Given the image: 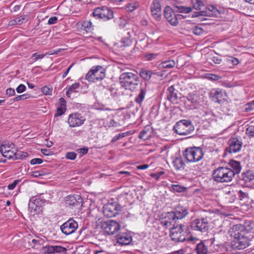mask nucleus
<instances>
[{
    "label": "nucleus",
    "mask_w": 254,
    "mask_h": 254,
    "mask_svg": "<svg viewBox=\"0 0 254 254\" xmlns=\"http://www.w3.org/2000/svg\"><path fill=\"white\" fill-rule=\"evenodd\" d=\"M122 73L120 75L119 81L121 86L126 90L131 91L135 90L139 85V78L137 74V72L129 71L127 67L124 65H121V67Z\"/></svg>",
    "instance_id": "nucleus-1"
},
{
    "label": "nucleus",
    "mask_w": 254,
    "mask_h": 254,
    "mask_svg": "<svg viewBox=\"0 0 254 254\" xmlns=\"http://www.w3.org/2000/svg\"><path fill=\"white\" fill-rule=\"evenodd\" d=\"M214 181L218 183H229L234 178V173L227 167H219L214 169L212 173Z\"/></svg>",
    "instance_id": "nucleus-2"
},
{
    "label": "nucleus",
    "mask_w": 254,
    "mask_h": 254,
    "mask_svg": "<svg viewBox=\"0 0 254 254\" xmlns=\"http://www.w3.org/2000/svg\"><path fill=\"white\" fill-rule=\"evenodd\" d=\"M194 127L190 120H182L176 123L174 126V130L181 135H187L194 131Z\"/></svg>",
    "instance_id": "nucleus-3"
},
{
    "label": "nucleus",
    "mask_w": 254,
    "mask_h": 254,
    "mask_svg": "<svg viewBox=\"0 0 254 254\" xmlns=\"http://www.w3.org/2000/svg\"><path fill=\"white\" fill-rule=\"evenodd\" d=\"M202 149L198 147L188 148L183 152V156L188 162H196L203 157Z\"/></svg>",
    "instance_id": "nucleus-4"
},
{
    "label": "nucleus",
    "mask_w": 254,
    "mask_h": 254,
    "mask_svg": "<svg viewBox=\"0 0 254 254\" xmlns=\"http://www.w3.org/2000/svg\"><path fill=\"white\" fill-rule=\"evenodd\" d=\"M170 236L175 242H183L186 240V232L185 226L183 224H173L170 230Z\"/></svg>",
    "instance_id": "nucleus-5"
},
{
    "label": "nucleus",
    "mask_w": 254,
    "mask_h": 254,
    "mask_svg": "<svg viewBox=\"0 0 254 254\" xmlns=\"http://www.w3.org/2000/svg\"><path fill=\"white\" fill-rule=\"evenodd\" d=\"M105 76V69L100 65L93 66L86 74L85 78L88 81L95 82L103 79Z\"/></svg>",
    "instance_id": "nucleus-6"
},
{
    "label": "nucleus",
    "mask_w": 254,
    "mask_h": 254,
    "mask_svg": "<svg viewBox=\"0 0 254 254\" xmlns=\"http://www.w3.org/2000/svg\"><path fill=\"white\" fill-rule=\"evenodd\" d=\"M192 229L201 232H206L209 228L208 222L206 218H197L190 223Z\"/></svg>",
    "instance_id": "nucleus-7"
},
{
    "label": "nucleus",
    "mask_w": 254,
    "mask_h": 254,
    "mask_svg": "<svg viewBox=\"0 0 254 254\" xmlns=\"http://www.w3.org/2000/svg\"><path fill=\"white\" fill-rule=\"evenodd\" d=\"M232 246L234 249L243 250L250 245V240L246 234L240 237H236L232 241Z\"/></svg>",
    "instance_id": "nucleus-8"
},
{
    "label": "nucleus",
    "mask_w": 254,
    "mask_h": 254,
    "mask_svg": "<svg viewBox=\"0 0 254 254\" xmlns=\"http://www.w3.org/2000/svg\"><path fill=\"white\" fill-rule=\"evenodd\" d=\"M15 145L13 143L4 142L0 147V151L4 157L10 159L13 158L15 154Z\"/></svg>",
    "instance_id": "nucleus-9"
},
{
    "label": "nucleus",
    "mask_w": 254,
    "mask_h": 254,
    "mask_svg": "<svg viewBox=\"0 0 254 254\" xmlns=\"http://www.w3.org/2000/svg\"><path fill=\"white\" fill-rule=\"evenodd\" d=\"M78 228L77 223L72 219H69L61 226L62 232L68 235L74 233Z\"/></svg>",
    "instance_id": "nucleus-10"
},
{
    "label": "nucleus",
    "mask_w": 254,
    "mask_h": 254,
    "mask_svg": "<svg viewBox=\"0 0 254 254\" xmlns=\"http://www.w3.org/2000/svg\"><path fill=\"white\" fill-rule=\"evenodd\" d=\"M85 120V118L80 113H72L70 114L68 117V124L70 127H77L83 124Z\"/></svg>",
    "instance_id": "nucleus-11"
},
{
    "label": "nucleus",
    "mask_w": 254,
    "mask_h": 254,
    "mask_svg": "<svg viewBox=\"0 0 254 254\" xmlns=\"http://www.w3.org/2000/svg\"><path fill=\"white\" fill-rule=\"evenodd\" d=\"M173 223L175 225L178 224V222L175 220L172 211L161 215V224L165 228L173 226Z\"/></svg>",
    "instance_id": "nucleus-12"
},
{
    "label": "nucleus",
    "mask_w": 254,
    "mask_h": 254,
    "mask_svg": "<svg viewBox=\"0 0 254 254\" xmlns=\"http://www.w3.org/2000/svg\"><path fill=\"white\" fill-rule=\"evenodd\" d=\"M94 17L103 19L104 20L110 19V10L106 6L96 8L93 12Z\"/></svg>",
    "instance_id": "nucleus-13"
},
{
    "label": "nucleus",
    "mask_w": 254,
    "mask_h": 254,
    "mask_svg": "<svg viewBox=\"0 0 254 254\" xmlns=\"http://www.w3.org/2000/svg\"><path fill=\"white\" fill-rule=\"evenodd\" d=\"M229 147L226 149V150L231 153H237L240 151L242 142L237 138H233L229 140Z\"/></svg>",
    "instance_id": "nucleus-14"
},
{
    "label": "nucleus",
    "mask_w": 254,
    "mask_h": 254,
    "mask_svg": "<svg viewBox=\"0 0 254 254\" xmlns=\"http://www.w3.org/2000/svg\"><path fill=\"white\" fill-rule=\"evenodd\" d=\"M152 15L157 21L161 19V6L159 0H154L151 6Z\"/></svg>",
    "instance_id": "nucleus-15"
},
{
    "label": "nucleus",
    "mask_w": 254,
    "mask_h": 254,
    "mask_svg": "<svg viewBox=\"0 0 254 254\" xmlns=\"http://www.w3.org/2000/svg\"><path fill=\"white\" fill-rule=\"evenodd\" d=\"M82 201V198L80 195H68L65 198V205L66 207L72 208L77 205H79Z\"/></svg>",
    "instance_id": "nucleus-16"
},
{
    "label": "nucleus",
    "mask_w": 254,
    "mask_h": 254,
    "mask_svg": "<svg viewBox=\"0 0 254 254\" xmlns=\"http://www.w3.org/2000/svg\"><path fill=\"white\" fill-rule=\"evenodd\" d=\"M173 216L176 220L178 222L179 220H181L185 218L188 214V211L187 209L183 206H178L175 209L174 211H172Z\"/></svg>",
    "instance_id": "nucleus-17"
},
{
    "label": "nucleus",
    "mask_w": 254,
    "mask_h": 254,
    "mask_svg": "<svg viewBox=\"0 0 254 254\" xmlns=\"http://www.w3.org/2000/svg\"><path fill=\"white\" fill-rule=\"evenodd\" d=\"M245 229V228L243 227V225L237 224L234 225L229 229V233L234 238L236 237H240L246 234Z\"/></svg>",
    "instance_id": "nucleus-18"
},
{
    "label": "nucleus",
    "mask_w": 254,
    "mask_h": 254,
    "mask_svg": "<svg viewBox=\"0 0 254 254\" xmlns=\"http://www.w3.org/2000/svg\"><path fill=\"white\" fill-rule=\"evenodd\" d=\"M219 11L217 8L213 5H210L208 6L207 9L205 11H200L195 12V16H210L213 15L217 16Z\"/></svg>",
    "instance_id": "nucleus-19"
},
{
    "label": "nucleus",
    "mask_w": 254,
    "mask_h": 254,
    "mask_svg": "<svg viewBox=\"0 0 254 254\" xmlns=\"http://www.w3.org/2000/svg\"><path fill=\"white\" fill-rule=\"evenodd\" d=\"M117 243L120 245H128L132 241V237L128 234L124 233L116 236Z\"/></svg>",
    "instance_id": "nucleus-20"
},
{
    "label": "nucleus",
    "mask_w": 254,
    "mask_h": 254,
    "mask_svg": "<svg viewBox=\"0 0 254 254\" xmlns=\"http://www.w3.org/2000/svg\"><path fill=\"white\" fill-rule=\"evenodd\" d=\"M147 91V83L144 82V83H141L140 86V90L138 95L135 98V102L137 103H141L143 101L146 92Z\"/></svg>",
    "instance_id": "nucleus-21"
},
{
    "label": "nucleus",
    "mask_w": 254,
    "mask_h": 254,
    "mask_svg": "<svg viewBox=\"0 0 254 254\" xmlns=\"http://www.w3.org/2000/svg\"><path fill=\"white\" fill-rule=\"evenodd\" d=\"M188 102L191 103L194 108H196V106L200 102L201 98L199 94L196 92L189 93L186 97Z\"/></svg>",
    "instance_id": "nucleus-22"
},
{
    "label": "nucleus",
    "mask_w": 254,
    "mask_h": 254,
    "mask_svg": "<svg viewBox=\"0 0 254 254\" xmlns=\"http://www.w3.org/2000/svg\"><path fill=\"white\" fill-rule=\"evenodd\" d=\"M66 111V101L63 98H60L58 103V107L55 117H59L64 114Z\"/></svg>",
    "instance_id": "nucleus-23"
},
{
    "label": "nucleus",
    "mask_w": 254,
    "mask_h": 254,
    "mask_svg": "<svg viewBox=\"0 0 254 254\" xmlns=\"http://www.w3.org/2000/svg\"><path fill=\"white\" fill-rule=\"evenodd\" d=\"M224 92L221 90H216L213 92L211 93L212 100L215 102L221 103L225 101L223 97Z\"/></svg>",
    "instance_id": "nucleus-24"
},
{
    "label": "nucleus",
    "mask_w": 254,
    "mask_h": 254,
    "mask_svg": "<svg viewBox=\"0 0 254 254\" xmlns=\"http://www.w3.org/2000/svg\"><path fill=\"white\" fill-rule=\"evenodd\" d=\"M241 179L246 184L254 180V172L251 170H247L241 174Z\"/></svg>",
    "instance_id": "nucleus-25"
},
{
    "label": "nucleus",
    "mask_w": 254,
    "mask_h": 254,
    "mask_svg": "<svg viewBox=\"0 0 254 254\" xmlns=\"http://www.w3.org/2000/svg\"><path fill=\"white\" fill-rule=\"evenodd\" d=\"M175 91L173 86H171L167 89V98L171 102H175L178 99L177 93Z\"/></svg>",
    "instance_id": "nucleus-26"
},
{
    "label": "nucleus",
    "mask_w": 254,
    "mask_h": 254,
    "mask_svg": "<svg viewBox=\"0 0 254 254\" xmlns=\"http://www.w3.org/2000/svg\"><path fill=\"white\" fill-rule=\"evenodd\" d=\"M175 12L172 8L169 6H166L164 9V15L169 23L173 25V23L171 21L173 20Z\"/></svg>",
    "instance_id": "nucleus-27"
},
{
    "label": "nucleus",
    "mask_w": 254,
    "mask_h": 254,
    "mask_svg": "<svg viewBox=\"0 0 254 254\" xmlns=\"http://www.w3.org/2000/svg\"><path fill=\"white\" fill-rule=\"evenodd\" d=\"M174 167L177 170H182L185 169V163L182 157H176L173 161Z\"/></svg>",
    "instance_id": "nucleus-28"
},
{
    "label": "nucleus",
    "mask_w": 254,
    "mask_h": 254,
    "mask_svg": "<svg viewBox=\"0 0 254 254\" xmlns=\"http://www.w3.org/2000/svg\"><path fill=\"white\" fill-rule=\"evenodd\" d=\"M228 164L231 167L230 168L232 170V171L234 173V176L235 174H238L241 172V166L239 162L231 160Z\"/></svg>",
    "instance_id": "nucleus-29"
},
{
    "label": "nucleus",
    "mask_w": 254,
    "mask_h": 254,
    "mask_svg": "<svg viewBox=\"0 0 254 254\" xmlns=\"http://www.w3.org/2000/svg\"><path fill=\"white\" fill-rule=\"evenodd\" d=\"M192 8L183 5H174L173 9L174 12L189 13L192 10Z\"/></svg>",
    "instance_id": "nucleus-30"
},
{
    "label": "nucleus",
    "mask_w": 254,
    "mask_h": 254,
    "mask_svg": "<svg viewBox=\"0 0 254 254\" xmlns=\"http://www.w3.org/2000/svg\"><path fill=\"white\" fill-rule=\"evenodd\" d=\"M80 84L79 83H75L72 85L66 87V95L68 97H70L71 93L77 91V89L79 88Z\"/></svg>",
    "instance_id": "nucleus-31"
},
{
    "label": "nucleus",
    "mask_w": 254,
    "mask_h": 254,
    "mask_svg": "<svg viewBox=\"0 0 254 254\" xmlns=\"http://www.w3.org/2000/svg\"><path fill=\"white\" fill-rule=\"evenodd\" d=\"M197 254H207L208 249L203 242L198 244L195 248Z\"/></svg>",
    "instance_id": "nucleus-32"
},
{
    "label": "nucleus",
    "mask_w": 254,
    "mask_h": 254,
    "mask_svg": "<svg viewBox=\"0 0 254 254\" xmlns=\"http://www.w3.org/2000/svg\"><path fill=\"white\" fill-rule=\"evenodd\" d=\"M102 228L104 233L107 235H111V220L104 221L102 224Z\"/></svg>",
    "instance_id": "nucleus-33"
},
{
    "label": "nucleus",
    "mask_w": 254,
    "mask_h": 254,
    "mask_svg": "<svg viewBox=\"0 0 254 254\" xmlns=\"http://www.w3.org/2000/svg\"><path fill=\"white\" fill-rule=\"evenodd\" d=\"M139 74L144 80L148 81L151 78L153 72L149 70L142 69L140 71Z\"/></svg>",
    "instance_id": "nucleus-34"
},
{
    "label": "nucleus",
    "mask_w": 254,
    "mask_h": 254,
    "mask_svg": "<svg viewBox=\"0 0 254 254\" xmlns=\"http://www.w3.org/2000/svg\"><path fill=\"white\" fill-rule=\"evenodd\" d=\"M175 64V62L173 60L165 61L159 64V66L164 68H170L174 67Z\"/></svg>",
    "instance_id": "nucleus-35"
},
{
    "label": "nucleus",
    "mask_w": 254,
    "mask_h": 254,
    "mask_svg": "<svg viewBox=\"0 0 254 254\" xmlns=\"http://www.w3.org/2000/svg\"><path fill=\"white\" fill-rule=\"evenodd\" d=\"M82 27L87 32H91L93 29L92 23L90 20H85L82 22Z\"/></svg>",
    "instance_id": "nucleus-36"
},
{
    "label": "nucleus",
    "mask_w": 254,
    "mask_h": 254,
    "mask_svg": "<svg viewBox=\"0 0 254 254\" xmlns=\"http://www.w3.org/2000/svg\"><path fill=\"white\" fill-rule=\"evenodd\" d=\"M131 133L129 131H127L125 132H120L118 134L114 135L112 137V142H115L117 140H120L122 138L128 136V135H130Z\"/></svg>",
    "instance_id": "nucleus-37"
},
{
    "label": "nucleus",
    "mask_w": 254,
    "mask_h": 254,
    "mask_svg": "<svg viewBox=\"0 0 254 254\" xmlns=\"http://www.w3.org/2000/svg\"><path fill=\"white\" fill-rule=\"evenodd\" d=\"M193 8L196 10H200L204 6V2L201 0H192Z\"/></svg>",
    "instance_id": "nucleus-38"
},
{
    "label": "nucleus",
    "mask_w": 254,
    "mask_h": 254,
    "mask_svg": "<svg viewBox=\"0 0 254 254\" xmlns=\"http://www.w3.org/2000/svg\"><path fill=\"white\" fill-rule=\"evenodd\" d=\"M18 25H21L26 23L29 19V16L27 15H22L15 18Z\"/></svg>",
    "instance_id": "nucleus-39"
},
{
    "label": "nucleus",
    "mask_w": 254,
    "mask_h": 254,
    "mask_svg": "<svg viewBox=\"0 0 254 254\" xmlns=\"http://www.w3.org/2000/svg\"><path fill=\"white\" fill-rule=\"evenodd\" d=\"M67 249L60 246H54V254H65Z\"/></svg>",
    "instance_id": "nucleus-40"
},
{
    "label": "nucleus",
    "mask_w": 254,
    "mask_h": 254,
    "mask_svg": "<svg viewBox=\"0 0 254 254\" xmlns=\"http://www.w3.org/2000/svg\"><path fill=\"white\" fill-rule=\"evenodd\" d=\"M103 213L105 216L107 218L111 217V209L109 204L105 205L103 207Z\"/></svg>",
    "instance_id": "nucleus-41"
},
{
    "label": "nucleus",
    "mask_w": 254,
    "mask_h": 254,
    "mask_svg": "<svg viewBox=\"0 0 254 254\" xmlns=\"http://www.w3.org/2000/svg\"><path fill=\"white\" fill-rule=\"evenodd\" d=\"M185 17L182 14H175L174 15L173 20H171V21L173 23V26H176L178 24V20L180 19H182L184 18Z\"/></svg>",
    "instance_id": "nucleus-42"
},
{
    "label": "nucleus",
    "mask_w": 254,
    "mask_h": 254,
    "mask_svg": "<svg viewBox=\"0 0 254 254\" xmlns=\"http://www.w3.org/2000/svg\"><path fill=\"white\" fill-rule=\"evenodd\" d=\"M42 251L45 254H54V246L48 245L43 247Z\"/></svg>",
    "instance_id": "nucleus-43"
},
{
    "label": "nucleus",
    "mask_w": 254,
    "mask_h": 254,
    "mask_svg": "<svg viewBox=\"0 0 254 254\" xmlns=\"http://www.w3.org/2000/svg\"><path fill=\"white\" fill-rule=\"evenodd\" d=\"M243 227H245V231L246 233L251 232L253 230L254 227V223L252 221H249L248 222H246L245 223V225H243Z\"/></svg>",
    "instance_id": "nucleus-44"
},
{
    "label": "nucleus",
    "mask_w": 254,
    "mask_h": 254,
    "mask_svg": "<svg viewBox=\"0 0 254 254\" xmlns=\"http://www.w3.org/2000/svg\"><path fill=\"white\" fill-rule=\"evenodd\" d=\"M28 156V154L26 152H24L22 151H15V154L14 156V158L17 159H22Z\"/></svg>",
    "instance_id": "nucleus-45"
},
{
    "label": "nucleus",
    "mask_w": 254,
    "mask_h": 254,
    "mask_svg": "<svg viewBox=\"0 0 254 254\" xmlns=\"http://www.w3.org/2000/svg\"><path fill=\"white\" fill-rule=\"evenodd\" d=\"M246 134L249 138L254 137V126H250L246 129Z\"/></svg>",
    "instance_id": "nucleus-46"
},
{
    "label": "nucleus",
    "mask_w": 254,
    "mask_h": 254,
    "mask_svg": "<svg viewBox=\"0 0 254 254\" xmlns=\"http://www.w3.org/2000/svg\"><path fill=\"white\" fill-rule=\"evenodd\" d=\"M130 40L128 38H122L119 43H118L119 47H127L129 45Z\"/></svg>",
    "instance_id": "nucleus-47"
},
{
    "label": "nucleus",
    "mask_w": 254,
    "mask_h": 254,
    "mask_svg": "<svg viewBox=\"0 0 254 254\" xmlns=\"http://www.w3.org/2000/svg\"><path fill=\"white\" fill-rule=\"evenodd\" d=\"M172 189L173 190L179 192H185L187 190V188L179 185H173L172 186Z\"/></svg>",
    "instance_id": "nucleus-48"
},
{
    "label": "nucleus",
    "mask_w": 254,
    "mask_h": 254,
    "mask_svg": "<svg viewBox=\"0 0 254 254\" xmlns=\"http://www.w3.org/2000/svg\"><path fill=\"white\" fill-rule=\"evenodd\" d=\"M44 57L45 55L43 54L35 53L32 55L31 59L33 62H35L38 60L42 59Z\"/></svg>",
    "instance_id": "nucleus-49"
},
{
    "label": "nucleus",
    "mask_w": 254,
    "mask_h": 254,
    "mask_svg": "<svg viewBox=\"0 0 254 254\" xmlns=\"http://www.w3.org/2000/svg\"><path fill=\"white\" fill-rule=\"evenodd\" d=\"M191 31L193 33L196 35H200L204 32L203 29L198 26H196L192 28Z\"/></svg>",
    "instance_id": "nucleus-50"
},
{
    "label": "nucleus",
    "mask_w": 254,
    "mask_h": 254,
    "mask_svg": "<svg viewBox=\"0 0 254 254\" xmlns=\"http://www.w3.org/2000/svg\"><path fill=\"white\" fill-rule=\"evenodd\" d=\"M238 195L241 200H246L249 198L248 193L241 190L238 192Z\"/></svg>",
    "instance_id": "nucleus-51"
},
{
    "label": "nucleus",
    "mask_w": 254,
    "mask_h": 254,
    "mask_svg": "<svg viewBox=\"0 0 254 254\" xmlns=\"http://www.w3.org/2000/svg\"><path fill=\"white\" fill-rule=\"evenodd\" d=\"M227 61L229 64L233 65H236L239 63V61L238 59L233 57H229L227 59Z\"/></svg>",
    "instance_id": "nucleus-52"
},
{
    "label": "nucleus",
    "mask_w": 254,
    "mask_h": 254,
    "mask_svg": "<svg viewBox=\"0 0 254 254\" xmlns=\"http://www.w3.org/2000/svg\"><path fill=\"white\" fill-rule=\"evenodd\" d=\"M112 206L115 207L114 210L117 211V212L114 214L112 216L116 217L117 216V215H118L119 214V212L121 211L122 210V207L121 206V205H120L119 204H118V203H117L116 202H112Z\"/></svg>",
    "instance_id": "nucleus-53"
},
{
    "label": "nucleus",
    "mask_w": 254,
    "mask_h": 254,
    "mask_svg": "<svg viewBox=\"0 0 254 254\" xmlns=\"http://www.w3.org/2000/svg\"><path fill=\"white\" fill-rule=\"evenodd\" d=\"M148 130L146 128L143 129L139 134V138L142 139L146 140L148 138V135H147Z\"/></svg>",
    "instance_id": "nucleus-54"
},
{
    "label": "nucleus",
    "mask_w": 254,
    "mask_h": 254,
    "mask_svg": "<svg viewBox=\"0 0 254 254\" xmlns=\"http://www.w3.org/2000/svg\"><path fill=\"white\" fill-rule=\"evenodd\" d=\"M112 228H114V231H112V235H113L120 229V225L117 221L112 220Z\"/></svg>",
    "instance_id": "nucleus-55"
},
{
    "label": "nucleus",
    "mask_w": 254,
    "mask_h": 254,
    "mask_svg": "<svg viewBox=\"0 0 254 254\" xmlns=\"http://www.w3.org/2000/svg\"><path fill=\"white\" fill-rule=\"evenodd\" d=\"M254 110V101L248 103L246 105L245 111L247 112L251 111Z\"/></svg>",
    "instance_id": "nucleus-56"
},
{
    "label": "nucleus",
    "mask_w": 254,
    "mask_h": 254,
    "mask_svg": "<svg viewBox=\"0 0 254 254\" xmlns=\"http://www.w3.org/2000/svg\"><path fill=\"white\" fill-rule=\"evenodd\" d=\"M29 98V95L27 94L18 95L13 99L14 101H17L21 100H25Z\"/></svg>",
    "instance_id": "nucleus-57"
},
{
    "label": "nucleus",
    "mask_w": 254,
    "mask_h": 254,
    "mask_svg": "<svg viewBox=\"0 0 254 254\" xmlns=\"http://www.w3.org/2000/svg\"><path fill=\"white\" fill-rule=\"evenodd\" d=\"M65 157L67 159L74 160L76 157V154L73 152H67Z\"/></svg>",
    "instance_id": "nucleus-58"
},
{
    "label": "nucleus",
    "mask_w": 254,
    "mask_h": 254,
    "mask_svg": "<svg viewBox=\"0 0 254 254\" xmlns=\"http://www.w3.org/2000/svg\"><path fill=\"white\" fill-rule=\"evenodd\" d=\"M157 54L154 53H148L145 55V58L147 61H151L153 59H155L157 56Z\"/></svg>",
    "instance_id": "nucleus-59"
},
{
    "label": "nucleus",
    "mask_w": 254,
    "mask_h": 254,
    "mask_svg": "<svg viewBox=\"0 0 254 254\" xmlns=\"http://www.w3.org/2000/svg\"><path fill=\"white\" fill-rule=\"evenodd\" d=\"M137 8L134 3H128L126 5V9L128 11L132 12Z\"/></svg>",
    "instance_id": "nucleus-60"
},
{
    "label": "nucleus",
    "mask_w": 254,
    "mask_h": 254,
    "mask_svg": "<svg viewBox=\"0 0 254 254\" xmlns=\"http://www.w3.org/2000/svg\"><path fill=\"white\" fill-rule=\"evenodd\" d=\"M207 78L211 80L216 81L219 80L221 77L216 74H208L207 76Z\"/></svg>",
    "instance_id": "nucleus-61"
},
{
    "label": "nucleus",
    "mask_w": 254,
    "mask_h": 254,
    "mask_svg": "<svg viewBox=\"0 0 254 254\" xmlns=\"http://www.w3.org/2000/svg\"><path fill=\"white\" fill-rule=\"evenodd\" d=\"M42 92L45 95H51L52 93V89L48 86H44L42 88Z\"/></svg>",
    "instance_id": "nucleus-62"
},
{
    "label": "nucleus",
    "mask_w": 254,
    "mask_h": 254,
    "mask_svg": "<svg viewBox=\"0 0 254 254\" xmlns=\"http://www.w3.org/2000/svg\"><path fill=\"white\" fill-rule=\"evenodd\" d=\"M19 180H15L12 183L10 184L7 186V189L9 190H13L15 188L16 185L19 183Z\"/></svg>",
    "instance_id": "nucleus-63"
},
{
    "label": "nucleus",
    "mask_w": 254,
    "mask_h": 254,
    "mask_svg": "<svg viewBox=\"0 0 254 254\" xmlns=\"http://www.w3.org/2000/svg\"><path fill=\"white\" fill-rule=\"evenodd\" d=\"M43 162V160L40 158H34L30 161V164L31 165L40 164Z\"/></svg>",
    "instance_id": "nucleus-64"
}]
</instances>
